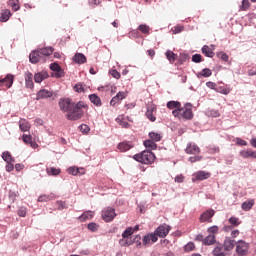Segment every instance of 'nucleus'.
<instances>
[{
  "instance_id": "2f4dec72",
  "label": "nucleus",
  "mask_w": 256,
  "mask_h": 256,
  "mask_svg": "<svg viewBox=\"0 0 256 256\" xmlns=\"http://www.w3.org/2000/svg\"><path fill=\"white\" fill-rule=\"evenodd\" d=\"M150 140L154 141L155 143L161 141L163 139V136L160 133L157 132H150L149 133Z\"/></svg>"
},
{
  "instance_id": "1a4fd4ad",
  "label": "nucleus",
  "mask_w": 256,
  "mask_h": 256,
  "mask_svg": "<svg viewBox=\"0 0 256 256\" xmlns=\"http://www.w3.org/2000/svg\"><path fill=\"white\" fill-rule=\"evenodd\" d=\"M248 252H249V243L243 240L236 242V253H238V255L245 256L247 255Z\"/></svg>"
},
{
  "instance_id": "6e6d98bb",
  "label": "nucleus",
  "mask_w": 256,
  "mask_h": 256,
  "mask_svg": "<svg viewBox=\"0 0 256 256\" xmlns=\"http://www.w3.org/2000/svg\"><path fill=\"white\" fill-rule=\"evenodd\" d=\"M74 90L76 91V93H83L85 91V88H83L82 84H76L74 86Z\"/></svg>"
},
{
  "instance_id": "49530a36",
  "label": "nucleus",
  "mask_w": 256,
  "mask_h": 256,
  "mask_svg": "<svg viewBox=\"0 0 256 256\" xmlns=\"http://www.w3.org/2000/svg\"><path fill=\"white\" fill-rule=\"evenodd\" d=\"M22 139L24 141V143H28L30 145V147H33V140L31 135H23Z\"/></svg>"
},
{
  "instance_id": "c85d7f7f",
  "label": "nucleus",
  "mask_w": 256,
  "mask_h": 256,
  "mask_svg": "<svg viewBox=\"0 0 256 256\" xmlns=\"http://www.w3.org/2000/svg\"><path fill=\"white\" fill-rule=\"evenodd\" d=\"M216 92L221 93L222 95H229V93H231V88L228 86H216Z\"/></svg>"
},
{
  "instance_id": "603ef678",
  "label": "nucleus",
  "mask_w": 256,
  "mask_h": 256,
  "mask_svg": "<svg viewBox=\"0 0 256 256\" xmlns=\"http://www.w3.org/2000/svg\"><path fill=\"white\" fill-rule=\"evenodd\" d=\"M69 175H79V168L70 167L68 168Z\"/></svg>"
},
{
  "instance_id": "f704fd0d",
  "label": "nucleus",
  "mask_w": 256,
  "mask_h": 256,
  "mask_svg": "<svg viewBox=\"0 0 256 256\" xmlns=\"http://www.w3.org/2000/svg\"><path fill=\"white\" fill-rule=\"evenodd\" d=\"M166 58L168 59V61L170 63H175V61H177V54H174L173 51L168 50L166 53Z\"/></svg>"
},
{
  "instance_id": "9b49d317",
  "label": "nucleus",
  "mask_w": 256,
  "mask_h": 256,
  "mask_svg": "<svg viewBox=\"0 0 256 256\" xmlns=\"http://www.w3.org/2000/svg\"><path fill=\"white\" fill-rule=\"evenodd\" d=\"M169 231H171V226L162 224L155 230L154 235H156V237L164 238L169 235Z\"/></svg>"
},
{
  "instance_id": "864d4df0",
  "label": "nucleus",
  "mask_w": 256,
  "mask_h": 256,
  "mask_svg": "<svg viewBox=\"0 0 256 256\" xmlns=\"http://www.w3.org/2000/svg\"><path fill=\"white\" fill-rule=\"evenodd\" d=\"M218 57H220V59L222 61H225L226 63H227V61H229V55H227V53L220 52V53H218Z\"/></svg>"
},
{
  "instance_id": "e2e57ef3",
  "label": "nucleus",
  "mask_w": 256,
  "mask_h": 256,
  "mask_svg": "<svg viewBox=\"0 0 256 256\" xmlns=\"http://www.w3.org/2000/svg\"><path fill=\"white\" fill-rule=\"evenodd\" d=\"M236 143L237 145H241L243 147H247V141L241 139V138H236Z\"/></svg>"
},
{
  "instance_id": "393cba45",
  "label": "nucleus",
  "mask_w": 256,
  "mask_h": 256,
  "mask_svg": "<svg viewBox=\"0 0 256 256\" xmlns=\"http://www.w3.org/2000/svg\"><path fill=\"white\" fill-rule=\"evenodd\" d=\"M202 53L205 55V57H215V52H213V49H211L208 45H204L202 47Z\"/></svg>"
},
{
  "instance_id": "9d476101",
  "label": "nucleus",
  "mask_w": 256,
  "mask_h": 256,
  "mask_svg": "<svg viewBox=\"0 0 256 256\" xmlns=\"http://www.w3.org/2000/svg\"><path fill=\"white\" fill-rule=\"evenodd\" d=\"M115 217H117V214L115 213V210L111 207L105 208L102 211V219H104L106 223H110V221H113Z\"/></svg>"
},
{
  "instance_id": "5fc2aeb1",
  "label": "nucleus",
  "mask_w": 256,
  "mask_h": 256,
  "mask_svg": "<svg viewBox=\"0 0 256 256\" xmlns=\"http://www.w3.org/2000/svg\"><path fill=\"white\" fill-rule=\"evenodd\" d=\"M128 37L130 39H137V37H139V32L137 30H132L129 32Z\"/></svg>"
},
{
  "instance_id": "a878e982",
  "label": "nucleus",
  "mask_w": 256,
  "mask_h": 256,
  "mask_svg": "<svg viewBox=\"0 0 256 256\" xmlns=\"http://www.w3.org/2000/svg\"><path fill=\"white\" fill-rule=\"evenodd\" d=\"M11 18V10L5 9L0 16L1 23H7V20Z\"/></svg>"
},
{
  "instance_id": "a19ab883",
  "label": "nucleus",
  "mask_w": 256,
  "mask_h": 256,
  "mask_svg": "<svg viewBox=\"0 0 256 256\" xmlns=\"http://www.w3.org/2000/svg\"><path fill=\"white\" fill-rule=\"evenodd\" d=\"M249 7H251L249 0H243L242 4L240 5V11H247Z\"/></svg>"
},
{
  "instance_id": "39448f33",
  "label": "nucleus",
  "mask_w": 256,
  "mask_h": 256,
  "mask_svg": "<svg viewBox=\"0 0 256 256\" xmlns=\"http://www.w3.org/2000/svg\"><path fill=\"white\" fill-rule=\"evenodd\" d=\"M53 47L42 48L39 51H33V63H39V59L41 55L45 57H49V55H53Z\"/></svg>"
},
{
  "instance_id": "09e8293b",
  "label": "nucleus",
  "mask_w": 256,
  "mask_h": 256,
  "mask_svg": "<svg viewBox=\"0 0 256 256\" xmlns=\"http://www.w3.org/2000/svg\"><path fill=\"white\" fill-rule=\"evenodd\" d=\"M203 56L201 54H195L192 56L193 63H201Z\"/></svg>"
},
{
  "instance_id": "338daca9",
  "label": "nucleus",
  "mask_w": 256,
  "mask_h": 256,
  "mask_svg": "<svg viewBox=\"0 0 256 256\" xmlns=\"http://www.w3.org/2000/svg\"><path fill=\"white\" fill-rule=\"evenodd\" d=\"M57 205H58V209H67V203L63 201H58Z\"/></svg>"
},
{
  "instance_id": "774afa93",
  "label": "nucleus",
  "mask_w": 256,
  "mask_h": 256,
  "mask_svg": "<svg viewBox=\"0 0 256 256\" xmlns=\"http://www.w3.org/2000/svg\"><path fill=\"white\" fill-rule=\"evenodd\" d=\"M209 153L211 154H215V153H219V147H212V148H209Z\"/></svg>"
},
{
  "instance_id": "423d86ee",
  "label": "nucleus",
  "mask_w": 256,
  "mask_h": 256,
  "mask_svg": "<svg viewBox=\"0 0 256 256\" xmlns=\"http://www.w3.org/2000/svg\"><path fill=\"white\" fill-rule=\"evenodd\" d=\"M14 77L11 74L6 75L5 78L0 79V91H7L13 87Z\"/></svg>"
},
{
  "instance_id": "58836bf2",
  "label": "nucleus",
  "mask_w": 256,
  "mask_h": 256,
  "mask_svg": "<svg viewBox=\"0 0 256 256\" xmlns=\"http://www.w3.org/2000/svg\"><path fill=\"white\" fill-rule=\"evenodd\" d=\"M117 123H119V125H121V127H123L124 129H129V122H127V120L118 117L116 118Z\"/></svg>"
},
{
  "instance_id": "c03bdc74",
  "label": "nucleus",
  "mask_w": 256,
  "mask_h": 256,
  "mask_svg": "<svg viewBox=\"0 0 256 256\" xmlns=\"http://www.w3.org/2000/svg\"><path fill=\"white\" fill-rule=\"evenodd\" d=\"M208 233H210V235H217V233H219V226L214 225L208 228Z\"/></svg>"
},
{
  "instance_id": "473e14b6",
  "label": "nucleus",
  "mask_w": 256,
  "mask_h": 256,
  "mask_svg": "<svg viewBox=\"0 0 256 256\" xmlns=\"http://www.w3.org/2000/svg\"><path fill=\"white\" fill-rule=\"evenodd\" d=\"M138 31H140L144 35H149L151 33V28L147 24H140L138 26Z\"/></svg>"
},
{
  "instance_id": "79ce46f5",
  "label": "nucleus",
  "mask_w": 256,
  "mask_h": 256,
  "mask_svg": "<svg viewBox=\"0 0 256 256\" xmlns=\"http://www.w3.org/2000/svg\"><path fill=\"white\" fill-rule=\"evenodd\" d=\"M184 251H186V253H189L190 251H195V243L189 242L188 244H186L184 246Z\"/></svg>"
},
{
  "instance_id": "6ab92c4d",
  "label": "nucleus",
  "mask_w": 256,
  "mask_h": 256,
  "mask_svg": "<svg viewBox=\"0 0 256 256\" xmlns=\"http://www.w3.org/2000/svg\"><path fill=\"white\" fill-rule=\"evenodd\" d=\"M72 61H74V63H77V65H83L87 63V57L84 56L83 53H76L72 58Z\"/></svg>"
},
{
  "instance_id": "4d7b16f0",
  "label": "nucleus",
  "mask_w": 256,
  "mask_h": 256,
  "mask_svg": "<svg viewBox=\"0 0 256 256\" xmlns=\"http://www.w3.org/2000/svg\"><path fill=\"white\" fill-rule=\"evenodd\" d=\"M110 75H111L114 79H121V73H119L117 70H111V71H110Z\"/></svg>"
},
{
  "instance_id": "680f3d73",
  "label": "nucleus",
  "mask_w": 256,
  "mask_h": 256,
  "mask_svg": "<svg viewBox=\"0 0 256 256\" xmlns=\"http://www.w3.org/2000/svg\"><path fill=\"white\" fill-rule=\"evenodd\" d=\"M183 29H184L183 26H176L172 29V31H173L174 35H177V33L183 32Z\"/></svg>"
},
{
  "instance_id": "de8ad7c7",
  "label": "nucleus",
  "mask_w": 256,
  "mask_h": 256,
  "mask_svg": "<svg viewBox=\"0 0 256 256\" xmlns=\"http://www.w3.org/2000/svg\"><path fill=\"white\" fill-rule=\"evenodd\" d=\"M79 129H80L81 133H84V134H87V133H89V131H91V128H89V126L87 124L80 125Z\"/></svg>"
},
{
  "instance_id": "13d9d810",
  "label": "nucleus",
  "mask_w": 256,
  "mask_h": 256,
  "mask_svg": "<svg viewBox=\"0 0 256 256\" xmlns=\"http://www.w3.org/2000/svg\"><path fill=\"white\" fill-rule=\"evenodd\" d=\"M10 6L12 7V11H19V4L18 1L10 2Z\"/></svg>"
},
{
  "instance_id": "7c9ffc66",
  "label": "nucleus",
  "mask_w": 256,
  "mask_h": 256,
  "mask_svg": "<svg viewBox=\"0 0 256 256\" xmlns=\"http://www.w3.org/2000/svg\"><path fill=\"white\" fill-rule=\"evenodd\" d=\"M46 172L48 175L56 177L57 175H61V168L50 167L46 169Z\"/></svg>"
},
{
  "instance_id": "0eeeda50",
  "label": "nucleus",
  "mask_w": 256,
  "mask_h": 256,
  "mask_svg": "<svg viewBox=\"0 0 256 256\" xmlns=\"http://www.w3.org/2000/svg\"><path fill=\"white\" fill-rule=\"evenodd\" d=\"M50 69L52 70L51 77L55 79H61L65 75V70L57 62L50 64Z\"/></svg>"
},
{
  "instance_id": "3c124183",
  "label": "nucleus",
  "mask_w": 256,
  "mask_h": 256,
  "mask_svg": "<svg viewBox=\"0 0 256 256\" xmlns=\"http://www.w3.org/2000/svg\"><path fill=\"white\" fill-rule=\"evenodd\" d=\"M202 159H203V156L196 155V156H191L189 158V161H190V163H197V162L201 161Z\"/></svg>"
},
{
  "instance_id": "dca6fc26",
  "label": "nucleus",
  "mask_w": 256,
  "mask_h": 256,
  "mask_svg": "<svg viewBox=\"0 0 256 256\" xmlns=\"http://www.w3.org/2000/svg\"><path fill=\"white\" fill-rule=\"evenodd\" d=\"M158 237L155 233H150L143 237V245H149V243H157Z\"/></svg>"
},
{
  "instance_id": "c9c22d12",
  "label": "nucleus",
  "mask_w": 256,
  "mask_h": 256,
  "mask_svg": "<svg viewBox=\"0 0 256 256\" xmlns=\"http://www.w3.org/2000/svg\"><path fill=\"white\" fill-rule=\"evenodd\" d=\"M204 245H214L215 244V235H208L204 240H203Z\"/></svg>"
},
{
  "instance_id": "bb28decb",
  "label": "nucleus",
  "mask_w": 256,
  "mask_h": 256,
  "mask_svg": "<svg viewBox=\"0 0 256 256\" xmlns=\"http://www.w3.org/2000/svg\"><path fill=\"white\" fill-rule=\"evenodd\" d=\"M89 99L91 103H93V105H96V107H101V105H103V103L101 102V98L96 94H91L89 96Z\"/></svg>"
},
{
  "instance_id": "aec40b11",
  "label": "nucleus",
  "mask_w": 256,
  "mask_h": 256,
  "mask_svg": "<svg viewBox=\"0 0 256 256\" xmlns=\"http://www.w3.org/2000/svg\"><path fill=\"white\" fill-rule=\"evenodd\" d=\"M155 113H157V107L155 106H149L147 111H146V117L150 121L154 122L156 121Z\"/></svg>"
},
{
  "instance_id": "ea45409f",
  "label": "nucleus",
  "mask_w": 256,
  "mask_h": 256,
  "mask_svg": "<svg viewBox=\"0 0 256 256\" xmlns=\"http://www.w3.org/2000/svg\"><path fill=\"white\" fill-rule=\"evenodd\" d=\"M19 127L21 131H29V129H31V126H29V123L25 120L20 121Z\"/></svg>"
},
{
  "instance_id": "4c0bfd02",
  "label": "nucleus",
  "mask_w": 256,
  "mask_h": 256,
  "mask_svg": "<svg viewBox=\"0 0 256 256\" xmlns=\"http://www.w3.org/2000/svg\"><path fill=\"white\" fill-rule=\"evenodd\" d=\"M213 256H225V253H223V247L217 246L212 251Z\"/></svg>"
},
{
  "instance_id": "20e7f679",
  "label": "nucleus",
  "mask_w": 256,
  "mask_h": 256,
  "mask_svg": "<svg viewBox=\"0 0 256 256\" xmlns=\"http://www.w3.org/2000/svg\"><path fill=\"white\" fill-rule=\"evenodd\" d=\"M135 161L138 163H143L144 165H151L155 162V154L150 150H144L141 153H138L133 156Z\"/></svg>"
},
{
  "instance_id": "bf43d9fd",
  "label": "nucleus",
  "mask_w": 256,
  "mask_h": 256,
  "mask_svg": "<svg viewBox=\"0 0 256 256\" xmlns=\"http://www.w3.org/2000/svg\"><path fill=\"white\" fill-rule=\"evenodd\" d=\"M125 97H127V94H125V92H118L116 95V98L118 101H123V99H125Z\"/></svg>"
},
{
  "instance_id": "f03ea898",
  "label": "nucleus",
  "mask_w": 256,
  "mask_h": 256,
  "mask_svg": "<svg viewBox=\"0 0 256 256\" xmlns=\"http://www.w3.org/2000/svg\"><path fill=\"white\" fill-rule=\"evenodd\" d=\"M83 109H88V106L83 101L74 103L73 107L70 108L66 114L68 121H79L84 115Z\"/></svg>"
},
{
  "instance_id": "8fccbe9b",
  "label": "nucleus",
  "mask_w": 256,
  "mask_h": 256,
  "mask_svg": "<svg viewBox=\"0 0 256 256\" xmlns=\"http://www.w3.org/2000/svg\"><path fill=\"white\" fill-rule=\"evenodd\" d=\"M88 229L89 231H92L95 233V231H97L99 229V226L97 225V223H89L88 224Z\"/></svg>"
},
{
  "instance_id": "ddd939ff",
  "label": "nucleus",
  "mask_w": 256,
  "mask_h": 256,
  "mask_svg": "<svg viewBox=\"0 0 256 256\" xmlns=\"http://www.w3.org/2000/svg\"><path fill=\"white\" fill-rule=\"evenodd\" d=\"M211 177L210 172H205V171H198L193 174L192 181L195 183V181H205V179H209Z\"/></svg>"
},
{
  "instance_id": "6e6552de",
  "label": "nucleus",
  "mask_w": 256,
  "mask_h": 256,
  "mask_svg": "<svg viewBox=\"0 0 256 256\" xmlns=\"http://www.w3.org/2000/svg\"><path fill=\"white\" fill-rule=\"evenodd\" d=\"M60 110L64 113H68L69 110L75 105L69 98H61L58 103Z\"/></svg>"
},
{
  "instance_id": "052dcab7",
  "label": "nucleus",
  "mask_w": 256,
  "mask_h": 256,
  "mask_svg": "<svg viewBox=\"0 0 256 256\" xmlns=\"http://www.w3.org/2000/svg\"><path fill=\"white\" fill-rule=\"evenodd\" d=\"M174 181L175 183H183V181H185V176L180 174L175 177Z\"/></svg>"
},
{
  "instance_id": "412c9836",
  "label": "nucleus",
  "mask_w": 256,
  "mask_h": 256,
  "mask_svg": "<svg viewBox=\"0 0 256 256\" xmlns=\"http://www.w3.org/2000/svg\"><path fill=\"white\" fill-rule=\"evenodd\" d=\"M117 149L120 150V153H125L129 149H133V144L131 142H121L118 144Z\"/></svg>"
},
{
  "instance_id": "72a5a7b5",
  "label": "nucleus",
  "mask_w": 256,
  "mask_h": 256,
  "mask_svg": "<svg viewBox=\"0 0 256 256\" xmlns=\"http://www.w3.org/2000/svg\"><path fill=\"white\" fill-rule=\"evenodd\" d=\"M54 198H55V196L53 194H50V195L44 194V195L39 196L38 201L40 203H47V201H51Z\"/></svg>"
},
{
  "instance_id": "f257e3e1",
  "label": "nucleus",
  "mask_w": 256,
  "mask_h": 256,
  "mask_svg": "<svg viewBox=\"0 0 256 256\" xmlns=\"http://www.w3.org/2000/svg\"><path fill=\"white\" fill-rule=\"evenodd\" d=\"M167 109L172 110V115L179 121H191L194 117L193 104L187 102L184 105L179 101H169L166 104Z\"/></svg>"
},
{
  "instance_id": "a18cd8bd",
  "label": "nucleus",
  "mask_w": 256,
  "mask_h": 256,
  "mask_svg": "<svg viewBox=\"0 0 256 256\" xmlns=\"http://www.w3.org/2000/svg\"><path fill=\"white\" fill-rule=\"evenodd\" d=\"M200 75L202 77H211V75H213V72H211V69L205 68L200 72Z\"/></svg>"
},
{
  "instance_id": "cd10ccee",
  "label": "nucleus",
  "mask_w": 256,
  "mask_h": 256,
  "mask_svg": "<svg viewBox=\"0 0 256 256\" xmlns=\"http://www.w3.org/2000/svg\"><path fill=\"white\" fill-rule=\"evenodd\" d=\"M144 147H146V149H149V151H155V149H157L155 141L151 139L144 141Z\"/></svg>"
},
{
  "instance_id": "4468645a",
  "label": "nucleus",
  "mask_w": 256,
  "mask_h": 256,
  "mask_svg": "<svg viewBox=\"0 0 256 256\" xmlns=\"http://www.w3.org/2000/svg\"><path fill=\"white\" fill-rule=\"evenodd\" d=\"M185 153L188 155H199L201 153V148L195 143H188L185 149Z\"/></svg>"
},
{
  "instance_id": "b1692460",
  "label": "nucleus",
  "mask_w": 256,
  "mask_h": 256,
  "mask_svg": "<svg viewBox=\"0 0 256 256\" xmlns=\"http://www.w3.org/2000/svg\"><path fill=\"white\" fill-rule=\"evenodd\" d=\"M95 215V212L88 210L85 211L80 217L79 220L83 223L85 221H88L89 219H93V216Z\"/></svg>"
},
{
  "instance_id": "c756f323",
  "label": "nucleus",
  "mask_w": 256,
  "mask_h": 256,
  "mask_svg": "<svg viewBox=\"0 0 256 256\" xmlns=\"http://www.w3.org/2000/svg\"><path fill=\"white\" fill-rule=\"evenodd\" d=\"M235 245H237V242H235V240H226L224 242V249L225 251H232L233 247H235Z\"/></svg>"
},
{
  "instance_id": "69168bd1",
  "label": "nucleus",
  "mask_w": 256,
  "mask_h": 256,
  "mask_svg": "<svg viewBox=\"0 0 256 256\" xmlns=\"http://www.w3.org/2000/svg\"><path fill=\"white\" fill-rule=\"evenodd\" d=\"M206 87H208L209 89H214V91H216L217 84H215L214 82H207Z\"/></svg>"
},
{
  "instance_id": "7ed1b4c3",
  "label": "nucleus",
  "mask_w": 256,
  "mask_h": 256,
  "mask_svg": "<svg viewBox=\"0 0 256 256\" xmlns=\"http://www.w3.org/2000/svg\"><path fill=\"white\" fill-rule=\"evenodd\" d=\"M133 227H128L122 233V239L119 240L120 247H131L135 241H140L141 236L133 238Z\"/></svg>"
},
{
  "instance_id": "f3484780",
  "label": "nucleus",
  "mask_w": 256,
  "mask_h": 256,
  "mask_svg": "<svg viewBox=\"0 0 256 256\" xmlns=\"http://www.w3.org/2000/svg\"><path fill=\"white\" fill-rule=\"evenodd\" d=\"M45 79H49V73L47 71H41L34 75L35 83H42Z\"/></svg>"
},
{
  "instance_id": "f8f14e48",
  "label": "nucleus",
  "mask_w": 256,
  "mask_h": 256,
  "mask_svg": "<svg viewBox=\"0 0 256 256\" xmlns=\"http://www.w3.org/2000/svg\"><path fill=\"white\" fill-rule=\"evenodd\" d=\"M214 216H215V210L213 209L206 210L201 214L199 218L200 223H205V222L211 223L213 221L212 219Z\"/></svg>"
},
{
  "instance_id": "2eb2a0df",
  "label": "nucleus",
  "mask_w": 256,
  "mask_h": 256,
  "mask_svg": "<svg viewBox=\"0 0 256 256\" xmlns=\"http://www.w3.org/2000/svg\"><path fill=\"white\" fill-rule=\"evenodd\" d=\"M240 157L242 159H256V151L248 149V150H242L239 153Z\"/></svg>"
},
{
  "instance_id": "37998d69",
  "label": "nucleus",
  "mask_w": 256,
  "mask_h": 256,
  "mask_svg": "<svg viewBox=\"0 0 256 256\" xmlns=\"http://www.w3.org/2000/svg\"><path fill=\"white\" fill-rule=\"evenodd\" d=\"M2 158L6 163H11V161H13V157H11V153L9 152H3Z\"/></svg>"
},
{
  "instance_id": "e433bc0d",
  "label": "nucleus",
  "mask_w": 256,
  "mask_h": 256,
  "mask_svg": "<svg viewBox=\"0 0 256 256\" xmlns=\"http://www.w3.org/2000/svg\"><path fill=\"white\" fill-rule=\"evenodd\" d=\"M228 223H230V225H232V227H239V224L241 223V220H239L238 217H230L228 219Z\"/></svg>"
},
{
  "instance_id": "0e129e2a",
  "label": "nucleus",
  "mask_w": 256,
  "mask_h": 256,
  "mask_svg": "<svg viewBox=\"0 0 256 256\" xmlns=\"http://www.w3.org/2000/svg\"><path fill=\"white\" fill-rule=\"evenodd\" d=\"M14 169L15 166L11 162H7L6 171H8V173H11V171H13Z\"/></svg>"
},
{
  "instance_id": "5701e85b",
  "label": "nucleus",
  "mask_w": 256,
  "mask_h": 256,
  "mask_svg": "<svg viewBox=\"0 0 256 256\" xmlns=\"http://www.w3.org/2000/svg\"><path fill=\"white\" fill-rule=\"evenodd\" d=\"M25 85L27 89H33V74L31 72L25 74Z\"/></svg>"
},
{
  "instance_id": "4be33fe9",
  "label": "nucleus",
  "mask_w": 256,
  "mask_h": 256,
  "mask_svg": "<svg viewBox=\"0 0 256 256\" xmlns=\"http://www.w3.org/2000/svg\"><path fill=\"white\" fill-rule=\"evenodd\" d=\"M253 205H255V200L250 199V200L245 201V202L242 203L241 209L243 211H251V209H253Z\"/></svg>"
},
{
  "instance_id": "a211bd4d",
  "label": "nucleus",
  "mask_w": 256,
  "mask_h": 256,
  "mask_svg": "<svg viewBox=\"0 0 256 256\" xmlns=\"http://www.w3.org/2000/svg\"><path fill=\"white\" fill-rule=\"evenodd\" d=\"M53 97V92L47 90V89H42L40 90L37 95H36V99H49Z\"/></svg>"
}]
</instances>
